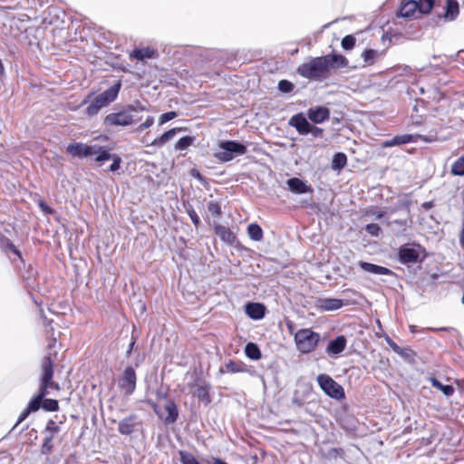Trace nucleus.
I'll return each mask as SVG.
<instances>
[{"label": "nucleus", "mask_w": 464, "mask_h": 464, "mask_svg": "<svg viewBox=\"0 0 464 464\" xmlns=\"http://www.w3.org/2000/svg\"><path fill=\"white\" fill-rule=\"evenodd\" d=\"M121 87V83L119 81L103 92L95 96L93 99H92V94L90 93L81 103L82 106L89 103L86 107V114L89 117L97 115L102 108L108 106L116 100Z\"/></svg>", "instance_id": "1"}, {"label": "nucleus", "mask_w": 464, "mask_h": 464, "mask_svg": "<svg viewBox=\"0 0 464 464\" xmlns=\"http://www.w3.org/2000/svg\"><path fill=\"white\" fill-rule=\"evenodd\" d=\"M146 108L139 102L126 107L125 110L120 112H112L108 114L104 122L107 125L113 126H129L141 120V117L137 115L138 111H143Z\"/></svg>", "instance_id": "2"}, {"label": "nucleus", "mask_w": 464, "mask_h": 464, "mask_svg": "<svg viewBox=\"0 0 464 464\" xmlns=\"http://www.w3.org/2000/svg\"><path fill=\"white\" fill-rule=\"evenodd\" d=\"M297 72L304 78L313 80L326 78L328 74L323 56L312 58L302 63L297 68Z\"/></svg>", "instance_id": "3"}, {"label": "nucleus", "mask_w": 464, "mask_h": 464, "mask_svg": "<svg viewBox=\"0 0 464 464\" xmlns=\"http://www.w3.org/2000/svg\"><path fill=\"white\" fill-rule=\"evenodd\" d=\"M319 340V334L308 328L300 329L295 334L296 347L303 353L313 352L317 346Z\"/></svg>", "instance_id": "4"}, {"label": "nucleus", "mask_w": 464, "mask_h": 464, "mask_svg": "<svg viewBox=\"0 0 464 464\" xmlns=\"http://www.w3.org/2000/svg\"><path fill=\"white\" fill-rule=\"evenodd\" d=\"M219 149L222 150L215 153V158L221 162H228L237 156L246 153V147L235 140H225L219 143Z\"/></svg>", "instance_id": "5"}, {"label": "nucleus", "mask_w": 464, "mask_h": 464, "mask_svg": "<svg viewBox=\"0 0 464 464\" xmlns=\"http://www.w3.org/2000/svg\"><path fill=\"white\" fill-rule=\"evenodd\" d=\"M317 382L320 388L327 394L329 397L335 400H342L344 398V390L343 388L336 382L331 376L322 373L317 376Z\"/></svg>", "instance_id": "6"}, {"label": "nucleus", "mask_w": 464, "mask_h": 464, "mask_svg": "<svg viewBox=\"0 0 464 464\" xmlns=\"http://www.w3.org/2000/svg\"><path fill=\"white\" fill-rule=\"evenodd\" d=\"M42 372L41 385L36 397H40V399L44 400L47 394L50 381L53 379V367L50 357L44 358L42 362Z\"/></svg>", "instance_id": "7"}, {"label": "nucleus", "mask_w": 464, "mask_h": 464, "mask_svg": "<svg viewBox=\"0 0 464 464\" xmlns=\"http://www.w3.org/2000/svg\"><path fill=\"white\" fill-rule=\"evenodd\" d=\"M137 383V376L135 370L132 366H128L122 372L119 379V387L126 396L131 395Z\"/></svg>", "instance_id": "8"}, {"label": "nucleus", "mask_w": 464, "mask_h": 464, "mask_svg": "<svg viewBox=\"0 0 464 464\" xmlns=\"http://www.w3.org/2000/svg\"><path fill=\"white\" fill-rule=\"evenodd\" d=\"M153 410L159 418L166 423H174L179 416L177 406L173 401H168L163 408L153 404Z\"/></svg>", "instance_id": "9"}, {"label": "nucleus", "mask_w": 464, "mask_h": 464, "mask_svg": "<svg viewBox=\"0 0 464 464\" xmlns=\"http://www.w3.org/2000/svg\"><path fill=\"white\" fill-rule=\"evenodd\" d=\"M140 425L139 418L135 414H130L123 418L118 426V430L122 435H130Z\"/></svg>", "instance_id": "10"}, {"label": "nucleus", "mask_w": 464, "mask_h": 464, "mask_svg": "<svg viewBox=\"0 0 464 464\" xmlns=\"http://www.w3.org/2000/svg\"><path fill=\"white\" fill-rule=\"evenodd\" d=\"M288 124L291 127H294L301 135H306L309 133V128L311 124L309 123L307 118L303 112L293 115L289 119Z\"/></svg>", "instance_id": "11"}, {"label": "nucleus", "mask_w": 464, "mask_h": 464, "mask_svg": "<svg viewBox=\"0 0 464 464\" xmlns=\"http://www.w3.org/2000/svg\"><path fill=\"white\" fill-rule=\"evenodd\" d=\"M330 117V111L326 107H312L307 111V118L315 124L323 123Z\"/></svg>", "instance_id": "12"}, {"label": "nucleus", "mask_w": 464, "mask_h": 464, "mask_svg": "<svg viewBox=\"0 0 464 464\" xmlns=\"http://www.w3.org/2000/svg\"><path fill=\"white\" fill-rule=\"evenodd\" d=\"M323 57L328 72L331 69L343 68L348 65V60L342 54L330 53Z\"/></svg>", "instance_id": "13"}, {"label": "nucleus", "mask_w": 464, "mask_h": 464, "mask_svg": "<svg viewBox=\"0 0 464 464\" xmlns=\"http://www.w3.org/2000/svg\"><path fill=\"white\" fill-rule=\"evenodd\" d=\"M343 301L339 298H323L317 301V308L321 312H331L342 308Z\"/></svg>", "instance_id": "14"}, {"label": "nucleus", "mask_w": 464, "mask_h": 464, "mask_svg": "<svg viewBox=\"0 0 464 464\" xmlns=\"http://www.w3.org/2000/svg\"><path fill=\"white\" fill-rule=\"evenodd\" d=\"M346 347V338L343 335H339L335 339L330 341L326 347V353L330 356H336L340 354Z\"/></svg>", "instance_id": "15"}, {"label": "nucleus", "mask_w": 464, "mask_h": 464, "mask_svg": "<svg viewBox=\"0 0 464 464\" xmlns=\"http://www.w3.org/2000/svg\"><path fill=\"white\" fill-rule=\"evenodd\" d=\"M384 55L383 51H378L374 49H365L361 53L362 59V67H368L373 65L379 59Z\"/></svg>", "instance_id": "16"}, {"label": "nucleus", "mask_w": 464, "mask_h": 464, "mask_svg": "<svg viewBox=\"0 0 464 464\" xmlns=\"http://www.w3.org/2000/svg\"><path fill=\"white\" fill-rule=\"evenodd\" d=\"M287 186L293 193L304 194L312 192V188L306 185L302 179L298 178H291L287 181Z\"/></svg>", "instance_id": "17"}, {"label": "nucleus", "mask_w": 464, "mask_h": 464, "mask_svg": "<svg viewBox=\"0 0 464 464\" xmlns=\"http://www.w3.org/2000/svg\"><path fill=\"white\" fill-rule=\"evenodd\" d=\"M246 314L253 320H260L265 316L266 307L259 303H249L246 305Z\"/></svg>", "instance_id": "18"}, {"label": "nucleus", "mask_w": 464, "mask_h": 464, "mask_svg": "<svg viewBox=\"0 0 464 464\" xmlns=\"http://www.w3.org/2000/svg\"><path fill=\"white\" fill-rule=\"evenodd\" d=\"M419 258L416 249L409 246H401L399 251V259L403 264L414 263Z\"/></svg>", "instance_id": "19"}, {"label": "nucleus", "mask_w": 464, "mask_h": 464, "mask_svg": "<svg viewBox=\"0 0 464 464\" xmlns=\"http://www.w3.org/2000/svg\"><path fill=\"white\" fill-rule=\"evenodd\" d=\"M359 266L363 271L368 272L370 274H373V275H392L393 274V272L387 267L378 266L375 264H372V263H368V262H364V261H360Z\"/></svg>", "instance_id": "20"}, {"label": "nucleus", "mask_w": 464, "mask_h": 464, "mask_svg": "<svg viewBox=\"0 0 464 464\" xmlns=\"http://www.w3.org/2000/svg\"><path fill=\"white\" fill-rule=\"evenodd\" d=\"M411 142H416V136L414 134H402V135H397L393 137L392 139L386 140L383 142V147H392V146H398L402 144H407Z\"/></svg>", "instance_id": "21"}, {"label": "nucleus", "mask_w": 464, "mask_h": 464, "mask_svg": "<svg viewBox=\"0 0 464 464\" xmlns=\"http://www.w3.org/2000/svg\"><path fill=\"white\" fill-rule=\"evenodd\" d=\"M418 11L417 1L407 0L402 3L398 14L401 17L411 18Z\"/></svg>", "instance_id": "22"}, {"label": "nucleus", "mask_w": 464, "mask_h": 464, "mask_svg": "<svg viewBox=\"0 0 464 464\" xmlns=\"http://www.w3.org/2000/svg\"><path fill=\"white\" fill-rule=\"evenodd\" d=\"M215 233L223 242L228 245H232L236 240L234 233L228 227L222 225L215 227Z\"/></svg>", "instance_id": "23"}, {"label": "nucleus", "mask_w": 464, "mask_h": 464, "mask_svg": "<svg viewBox=\"0 0 464 464\" xmlns=\"http://www.w3.org/2000/svg\"><path fill=\"white\" fill-rule=\"evenodd\" d=\"M181 129L179 128H174V129H171L168 131H165L161 136L156 138L154 140H152L150 145L151 146H155V147H161L163 146L166 142H168L169 140H170L172 138H174V136L176 135V133L178 131H180Z\"/></svg>", "instance_id": "24"}, {"label": "nucleus", "mask_w": 464, "mask_h": 464, "mask_svg": "<svg viewBox=\"0 0 464 464\" xmlns=\"http://www.w3.org/2000/svg\"><path fill=\"white\" fill-rule=\"evenodd\" d=\"M459 12V4L456 0H447L446 12L444 17L446 20L453 21L457 18Z\"/></svg>", "instance_id": "25"}, {"label": "nucleus", "mask_w": 464, "mask_h": 464, "mask_svg": "<svg viewBox=\"0 0 464 464\" xmlns=\"http://www.w3.org/2000/svg\"><path fill=\"white\" fill-rule=\"evenodd\" d=\"M154 54L155 51L149 47L136 48L132 51L130 57L139 61H144L146 59L153 58Z\"/></svg>", "instance_id": "26"}, {"label": "nucleus", "mask_w": 464, "mask_h": 464, "mask_svg": "<svg viewBox=\"0 0 464 464\" xmlns=\"http://www.w3.org/2000/svg\"><path fill=\"white\" fill-rule=\"evenodd\" d=\"M180 457H181L182 464H200L199 461L193 455H191L189 453L181 452ZM213 464H227V463L218 458H214Z\"/></svg>", "instance_id": "27"}, {"label": "nucleus", "mask_w": 464, "mask_h": 464, "mask_svg": "<svg viewBox=\"0 0 464 464\" xmlns=\"http://www.w3.org/2000/svg\"><path fill=\"white\" fill-rule=\"evenodd\" d=\"M247 235L254 241H261L263 238V230L257 224H250L247 227Z\"/></svg>", "instance_id": "28"}, {"label": "nucleus", "mask_w": 464, "mask_h": 464, "mask_svg": "<svg viewBox=\"0 0 464 464\" xmlns=\"http://www.w3.org/2000/svg\"><path fill=\"white\" fill-rule=\"evenodd\" d=\"M246 355L252 360H258L261 358V352L258 346L254 343H248L245 347Z\"/></svg>", "instance_id": "29"}, {"label": "nucleus", "mask_w": 464, "mask_h": 464, "mask_svg": "<svg viewBox=\"0 0 464 464\" xmlns=\"http://www.w3.org/2000/svg\"><path fill=\"white\" fill-rule=\"evenodd\" d=\"M450 173L453 176H464V155L457 159L451 165Z\"/></svg>", "instance_id": "30"}, {"label": "nucleus", "mask_w": 464, "mask_h": 464, "mask_svg": "<svg viewBox=\"0 0 464 464\" xmlns=\"http://www.w3.org/2000/svg\"><path fill=\"white\" fill-rule=\"evenodd\" d=\"M86 145L82 143H72L67 147V151L74 157H84Z\"/></svg>", "instance_id": "31"}, {"label": "nucleus", "mask_w": 464, "mask_h": 464, "mask_svg": "<svg viewBox=\"0 0 464 464\" xmlns=\"http://www.w3.org/2000/svg\"><path fill=\"white\" fill-rule=\"evenodd\" d=\"M347 163V157L343 152H338L334 156L333 161H332V167L334 169H341L344 168V166Z\"/></svg>", "instance_id": "32"}, {"label": "nucleus", "mask_w": 464, "mask_h": 464, "mask_svg": "<svg viewBox=\"0 0 464 464\" xmlns=\"http://www.w3.org/2000/svg\"><path fill=\"white\" fill-rule=\"evenodd\" d=\"M435 0H418V11L420 14H429L433 5H434Z\"/></svg>", "instance_id": "33"}, {"label": "nucleus", "mask_w": 464, "mask_h": 464, "mask_svg": "<svg viewBox=\"0 0 464 464\" xmlns=\"http://www.w3.org/2000/svg\"><path fill=\"white\" fill-rule=\"evenodd\" d=\"M432 386L441 391L446 396H450L454 392V389L451 385H444L435 378L431 379Z\"/></svg>", "instance_id": "34"}, {"label": "nucleus", "mask_w": 464, "mask_h": 464, "mask_svg": "<svg viewBox=\"0 0 464 464\" xmlns=\"http://www.w3.org/2000/svg\"><path fill=\"white\" fill-rule=\"evenodd\" d=\"M195 138L191 136H184L180 138L175 144V150H183L188 149L194 142Z\"/></svg>", "instance_id": "35"}, {"label": "nucleus", "mask_w": 464, "mask_h": 464, "mask_svg": "<svg viewBox=\"0 0 464 464\" xmlns=\"http://www.w3.org/2000/svg\"><path fill=\"white\" fill-rule=\"evenodd\" d=\"M242 371V366L239 362L229 361L227 363L225 364L224 367L220 369L221 372H230V373H236Z\"/></svg>", "instance_id": "36"}, {"label": "nucleus", "mask_w": 464, "mask_h": 464, "mask_svg": "<svg viewBox=\"0 0 464 464\" xmlns=\"http://www.w3.org/2000/svg\"><path fill=\"white\" fill-rule=\"evenodd\" d=\"M42 408L46 411H55L59 408L58 401L53 399H44Z\"/></svg>", "instance_id": "37"}, {"label": "nucleus", "mask_w": 464, "mask_h": 464, "mask_svg": "<svg viewBox=\"0 0 464 464\" xmlns=\"http://www.w3.org/2000/svg\"><path fill=\"white\" fill-rule=\"evenodd\" d=\"M355 42V38L353 35L349 34L342 39L341 44L344 50H351L354 47Z\"/></svg>", "instance_id": "38"}, {"label": "nucleus", "mask_w": 464, "mask_h": 464, "mask_svg": "<svg viewBox=\"0 0 464 464\" xmlns=\"http://www.w3.org/2000/svg\"><path fill=\"white\" fill-rule=\"evenodd\" d=\"M42 403H43V400L40 399V397H36L34 396L28 403L27 405V409L31 411V412H34L36 411H38L41 407H42Z\"/></svg>", "instance_id": "39"}, {"label": "nucleus", "mask_w": 464, "mask_h": 464, "mask_svg": "<svg viewBox=\"0 0 464 464\" xmlns=\"http://www.w3.org/2000/svg\"><path fill=\"white\" fill-rule=\"evenodd\" d=\"M178 116L176 111H168L163 113L159 118V124L163 125L164 123L175 119Z\"/></svg>", "instance_id": "40"}, {"label": "nucleus", "mask_w": 464, "mask_h": 464, "mask_svg": "<svg viewBox=\"0 0 464 464\" xmlns=\"http://www.w3.org/2000/svg\"><path fill=\"white\" fill-rule=\"evenodd\" d=\"M278 89L282 92H290L294 90V84L289 82V81H286V80H281L278 83Z\"/></svg>", "instance_id": "41"}, {"label": "nucleus", "mask_w": 464, "mask_h": 464, "mask_svg": "<svg viewBox=\"0 0 464 464\" xmlns=\"http://www.w3.org/2000/svg\"><path fill=\"white\" fill-rule=\"evenodd\" d=\"M52 441H53V436H48L44 439V443H43V446H42V452L44 454H48L51 452L52 449H53V444H52Z\"/></svg>", "instance_id": "42"}, {"label": "nucleus", "mask_w": 464, "mask_h": 464, "mask_svg": "<svg viewBox=\"0 0 464 464\" xmlns=\"http://www.w3.org/2000/svg\"><path fill=\"white\" fill-rule=\"evenodd\" d=\"M102 150V147H99L96 145H93V146L86 145V148L84 150V157L97 156V154L99 153V150Z\"/></svg>", "instance_id": "43"}, {"label": "nucleus", "mask_w": 464, "mask_h": 464, "mask_svg": "<svg viewBox=\"0 0 464 464\" xmlns=\"http://www.w3.org/2000/svg\"><path fill=\"white\" fill-rule=\"evenodd\" d=\"M112 157H113V155L109 153L107 150L102 149L101 150H99V153L97 154V156L95 158V160L98 162H102V161L109 160Z\"/></svg>", "instance_id": "44"}, {"label": "nucleus", "mask_w": 464, "mask_h": 464, "mask_svg": "<svg viewBox=\"0 0 464 464\" xmlns=\"http://www.w3.org/2000/svg\"><path fill=\"white\" fill-rule=\"evenodd\" d=\"M365 230L371 236L377 237L381 231V227H379V225L372 223L366 226Z\"/></svg>", "instance_id": "45"}, {"label": "nucleus", "mask_w": 464, "mask_h": 464, "mask_svg": "<svg viewBox=\"0 0 464 464\" xmlns=\"http://www.w3.org/2000/svg\"><path fill=\"white\" fill-rule=\"evenodd\" d=\"M208 210L212 215L219 216L221 214V208L218 202H209L208 205Z\"/></svg>", "instance_id": "46"}, {"label": "nucleus", "mask_w": 464, "mask_h": 464, "mask_svg": "<svg viewBox=\"0 0 464 464\" xmlns=\"http://www.w3.org/2000/svg\"><path fill=\"white\" fill-rule=\"evenodd\" d=\"M154 122V118L152 116H148L143 123H141L137 129L136 131L141 132L144 129L150 128Z\"/></svg>", "instance_id": "47"}, {"label": "nucleus", "mask_w": 464, "mask_h": 464, "mask_svg": "<svg viewBox=\"0 0 464 464\" xmlns=\"http://www.w3.org/2000/svg\"><path fill=\"white\" fill-rule=\"evenodd\" d=\"M197 396H198V399L204 400L207 402H209L208 392V390L205 387L198 388V390H197Z\"/></svg>", "instance_id": "48"}, {"label": "nucleus", "mask_w": 464, "mask_h": 464, "mask_svg": "<svg viewBox=\"0 0 464 464\" xmlns=\"http://www.w3.org/2000/svg\"><path fill=\"white\" fill-rule=\"evenodd\" d=\"M111 159L113 160V162L111 164L109 170L114 172L120 169L121 160L117 155H113Z\"/></svg>", "instance_id": "49"}, {"label": "nucleus", "mask_w": 464, "mask_h": 464, "mask_svg": "<svg viewBox=\"0 0 464 464\" xmlns=\"http://www.w3.org/2000/svg\"><path fill=\"white\" fill-rule=\"evenodd\" d=\"M45 430L49 431L51 433H57V432H59V427H58V425L56 424V422L54 420H50L47 422Z\"/></svg>", "instance_id": "50"}, {"label": "nucleus", "mask_w": 464, "mask_h": 464, "mask_svg": "<svg viewBox=\"0 0 464 464\" xmlns=\"http://www.w3.org/2000/svg\"><path fill=\"white\" fill-rule=\"evenodd\" d=\"M309 133H311L314 138H319L323 136L324 130L321 128L310 125Z\"/></svg>", "instance_id": "51"}, {"label": "nucleus", "mask_w": 464, "mask_h": 464, "mask_svg": "<svg viewBox=\"0 0 464 464\" xmlns=\"http://www.w3.org/2000/svg\"><path fill=\"white\" fill-rule=\"evenodd\" d=\"M414 136H416V141L418 140H421L425 142H433L437 140L436 135L424 136L421 134H414Z\"/></svg>", "instance_id": "52"}, {"label": "nucleus", "mask_w": 464, "mask_h": 464, "mask_svg": "<svg viewBox=\"0 0 464 464\" xmlns=\"http://www.w3.org/2000/svg\"><path fill=\"white\" fill-rule=\"evenodd\" d=\"M390 347L398 354H402L403 349L397 345L393 341L388 340Z\"/></svg>", "instance_id": "53"}, {"label": "nucleus", "mask_w": 464, "mask_h": 464, "mask_svg": "<svg viewBox=\"0 0 464 464\" xmlns=\"http://www.w3.org/2000/svg\"><path fill=\"white\" fill-rule=\"evenodd\" d=\"M31 413V411L25 408L19 415L18 417V420H17V423L16 425H18L19 423H21L22 421H24L27 417L28 415Z\"/></svg>", "instance_id": "54"}, {"label": "nucleus", "mask_w": 464, "mask_h": 464, "mask_svg": "<svg viewBox=\"0 0 464 464\" xmlns=\"http://www.w3.org/2000/svg\"><path fill=\"white\" fill-rule=\"evenodd\" d=\"M188 214H189V217H190V218H191L192 222H193L196 226H198V223H199V218H198V216L197 215V213H196L194 210H192V211L188 212Z\"/></svg>", "instance_id": "55"}, {"label": "nucleus", "mask_w": 464, "mask_h": 464, "mask_svg": "<svg viewBox=\"0 0 464 464\" xmlns=\"http://www.w3.org/2000/svg\"><path fill=\"white\" fill-rule=\"evenodd\" d=\"M40 207L45 213H52L51 208H49L44 202H41Z\"/></svg>", "instance_id": "56"}, {"label": "nucleus", "mask_w": 464, "mask_h": 464, "mask_svg": "<svg viewBox=\"0 0 464 464\" xmlns=\"http://www.w3.org/2000/svg\"><path fill=\"white\" fill-rule=\"evenodd\" d=\"M293 403L297 405V406H302L303 405V401L301 399H299L297 396H296V393L295 394L294 398H293Z\"/></svg>", "instance_id": "57"}, {"label": "nucleus", "mask_w": 464, "mask_h": 464, "mask_svg": "<svg viewBox=\"0 0 464 464\" xmlns=\"http://www.w3.org/2000/svg\"><path fill=\"white\" fill-rule=\"evenodd\" d=\"M434 206L433 202L432 201H426L422 204V208L426 210H429L430 208H431L432 207Z\"/></svg>", "instance_id": "58"}, {"label": "nucleus", "mask_w": 464, "mask_h": 464, "mask_svg": "<svg viewBox=\"0 0 464 464\" xmlns=\"http://www.w3.org/2000/svg\"><path fill=\"white\" fill-rule=\"evenodd\" d=\"M459 243L461 247L464 249V227L462 228L460 234H459Z\"/></svg>", "instance_id": "59"}, {"label": "nucleus", "mask_w": 464, "mask_h": 464, "mask_svg": "<svg viewBox=\"0 0 464 464\" xmlns=\"http://www.w3.org/2000/svg\"><path fill=\"white\" fill-rule=\"evenodd\" d=\"M392 224H396L401 227H403V226H407V221L406 220H394L391 223V225H392Z\"/></svg>", "instance_id": "60"}, {"label": "nucleus", "mask_w": 464, "mask_h": 464, "mask_svg": "<svg viewBox=\"0 0 464 464\" xmlns=\"http://www.w3.org/2000/svg\"><path fill=\"white\" fill-rule=\"evenodd\" d=\"M134 344H135V340H132L129 345L127 352H126L127 355H130L131 353Z\"/></svg>", "instance_id": "61"}, {"label": "nucleus", "mask_w": 464, "mask_h": 464, "mask_svg": "<svg viewBox=\"0 0 464 464\" xmlns=\"http://www.w3.org/2000/svg\"><path fill=\"white\" fill-rule=\"evenodd\" d=\"M49 388L59 390V385H58V383L53 382H52V380H51V381H50V386H49Z\"/></svg>", "instance_id": "62"}, {"label": "nucleus", "mask_w": 464, "mask_h": 464, "mask_svg": "<svg viewBox=\"0 0 464 464\" xmlns=\"http://www.w3.org/2000/svg\"><path fill=\"white\" fill-rule=\"evenodd\" d=\"M373 215L375 216V218H376L377 219H380V218H382L383 217V212H382V211H377V212H374V213H373Z\"/></svg>", "instance_id": "63"}, {"label": "nucleus", "mask_w": 464, "mask_h": 464, "mask_svg": "<svg viewBox=\"0 0 464 464\" xmlns=\"http://www.w3.org/2000/svg\"><path fill=\"white\" fill-rule=\"evenodd\" d=\"M10 249L16 254L17 256L20 255L19 251L16 249V247L14 245H10Z\"/></svg>", "instance_id": "64"}]
</instances>
